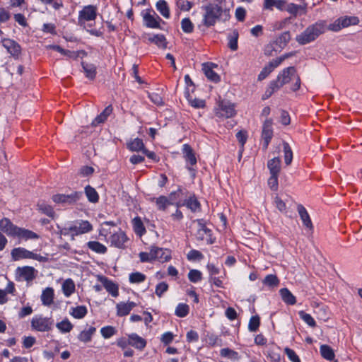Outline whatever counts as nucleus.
Instances as JSON below:
<instances>
[{
  "label": "nucleus",
  "instance_id": "obj_1",
  "mask_svg": "<svg viewBox=\"0 0 362 362\" xmlns=\"http://www.w3.org/2000/svg\"><path fill=\"white\" fill-rule=\"evenodd\" d=\"M341 26L339 18L329 25H327L326 21L319 20L308 26L303 33L296 35V40L300 45H305L315 41L320 35L325 33L327 30L334 32L339 31L342 29Z\"/></svg>",
  "mask_w": 362,
  "mask_h": 362
},
{
  "label": "nucleus",
  "instance_id": "obj_2",
  "mask_svg": "<svg viewBox=\"0 0 362 362\" xmlns=\"http://www.w3.org/2000/svg\"><path fill=\"white\" fill-rule=\"evenodd\" d=\"M54 320L51 317L41 315L34 316L31 320V327L37 332H45L52 329Z\"/></svg>",
  "mask_w": 362,
  "mask_h": 362
},
{
  "label": "nucleus",
  "instance_id": "obj_3",
  "mask_svg": "<svg viewBox=\"0 0 362 362\" xmlns=\"http://www.w3.org/2000/svg\"><path fill=\"white\" fill-rule=\"evenodd\" d=\"M11 255L12 259L14 261H18L22 259H32L42 262L45 259V258L41 255L29 251L24 247H16L13 249Z\"/></svg>",
  "mask_w": 362,
  "mask_h": 362
},
{
  "label": "nucleus",
  "instance_id": "obj_4",
  "mask_svg": "<svg viewBox=\"0 0 362 362\" xmlns=\"http://www.w3.org/2000/svg\"><path fill=\"white\" fill-rule=\"evenodd\" d=\"M204 23L207 26L213 25L221 14L222 9L218 5H209L204 7Z\"/></svg>",
  "mask_w": 362,
  "mask_h": 362
},
{
  "label": "nucleus",
  "instance_id": "obj_5",
  "mask_svg": "<svg viewBox=\"0 0 362 362\" xmlns=\"http://www.w3.org/2000/svg\"><path fill=\"white\" fill-rule=\"evenodd\" d=\"M97 16V8L93 5L86 6L79 11L78 24L83 28L86 27V22L94 21Z\"/></svg>",
  "mask_w": 362,
  "mask_h": 362
},
{
  "label": "nucleus",
  "instance_id": "obj_6",
  "mask_svg": "<svg viewBox=\"0 0 362 362\" xmlns=\"http://www.w3.org/2000/svg\"><path fill=\"white\" fill-rule=\"evenodd\" d=\"M296 75V69L293 66H289L284 69L281 73L279 74L276 80L273 81L276 83V86L280 88L284 84L288 83Z\"/></svg>",
  "mask_w": 362,
  "mask_h": 362
},
{
  "label": "nucleus",
  "instance_id": "obj_7",
  "mask_svg": "<svg viewBox=\"0 0 362 362\" xmlns=\"http://www.w3.org/2000/svg\"><path fill=\"white\" fill-rule=\"evenodd\" d=\"M72 230L71 238L74 239L75 235H78L90 232L93 230V226L88 221H78L71 226Z\"/></svg>",
  "mask_w": 362,
  "mask_h": 362
},
{
  "label": "nucleus",
  "instance_id": "obj_8",
  "mask_svg": "<svg viewBox=\"0 0 362 362\" xmlns=\"http://www.w3.org/2000/svg\"><path fill=\"white\" fill-rule=\"evenodd\" d=\"M81 196L82 193L78 192H74L70 194H57L52 197V200L55 203L71 204L77 202Z\"/></svg>",
  "mask_w": 362,
  "mask_h": 362
},
{
  "label": "nucleus",
  "instance_id": "obj_9",
  "mask_svg": "<svg viewBox=\"0 0 362 362\" xmlns=\"http://www.w3.org/2000/svg\"><path fill=\"white\" fill-rule=\"evenodd\" d=\"M196 235L199 240L205 241L207 244H212L214 243L211 230L200 220L197 221V232Z\"/></svg>",
  "mask_w": 362,
  "mask_h": 362
},
{
  "label": "nucleus",
  "instance_id": "obj_10",
  "mask_svg": "<svg viewBox=\"0 0 362 362\" xmlns=\"http://www.w3.org/2000/svg\"><path fill=\"white\" fill-rule=\"evenodd\" d=\"M109 240L112 246L117 248H124L125 243L128 240L126 234L120 229L112 233Z\"/></svg>",
  "mask_w": 362,
  "mask_h": 362
},
{
  "label": "nucleus",
  "instance_id": "obj_11",
  "mask_svg": "<svg viewBox=\"0 0 362 362\" xmlns=\"http://www.w3.org/2000/svg\"><path fill=\"white\" fill-rule=\"evenodd\" d=\"M19 227L14 225L8 218L0 220V230L8 236L16 237Z\"/></svg>",
  "mask_w": 362,
  "mask_h": 362
},
{
  "label": "nucleus",
  "instance_id": "obj_12",
  "mask_svg": "<svg viewBox=\"0 0 362 362\" xmlns=\"http://www.w3.org/2000/svg\"><path fill=\"white\" fill-rule=\"evenodd\" d=\"M273 136L272 121L266 119L263 124L262 138L264 140L263 147L267 148L269 142Z\"/></svg>",
  "mask_w": 362,
  "mask_h": 362
},
{
  "label": "nucleus",
  "instance_id": "obj_13",
  "mask_svg": "<svg viewBox=\"0 0 362 362\" xmlns=\"http://www.w3.org/2000/svg\"><path fill=\"white\" fill-rule=\"evenodd\" d=\"M144 24L146 27L151 28H160V18L155 11L147 12L143 16Z\"/></svg>",
  "mask_w": 362,
  "mask_h": 362
},
{
  "label": "nucleus",
  "instance_id": "obj_14",
  "mask_svg": "<svg viewBox=\"0 0 362 362\" xmlns=\"http://www.w3.org/2000/svg\"><path fill=\"white\" fill-rule=\"evenodd\" d=\"M153 261L158 259L160 262H167L170 259V253L169 250L163 248L152 246L150 249Z\"/></svg>",
  "mask_w": 362,
  "mask_h": 362
},
{
  "label": "nucleus",
  "instance_id": "obj_15",
  "mask_svg": "<svg viewBox=\"0 0 362 362\" xmlns=\"http://www.w3.org/2000/svg\"><path fill=\"white\" fill-rule=\"evenodd\" d=\"M4 47L9 52L13 57L18 58L21 54L20 45L13 40L4 39L2 41Z\"/></svg>",
  "mask_w": 362,
  "mask_h": 362
},
{
  "label": "nucleus",
  "instance_id": "obj_16",
  "mask_svg": "<svg viewBox=\"0 0 362 362\" xmlns=\"http://www.w3.org/2000/svg\"><path fill=\"white\" fill-rule=\"evenodd\" d=\"M283 60V58H277L270 62L269 64L267 65L258 75V80L262 81L266 78L276 67L281 64Z\"/></svg>",
  "mask_w": 362,
  "mask_h": 362
},
{
  "label": "nucleus",
  "instance_id": "obj_17",
  "mask_svg": "<svg viewBox=\"0 0 362 362\" xmlns=\"http://www.w3.org/2000/svg\"><path fill=\"white\" fill-rule=\"evenodd\" d=\"M35 269L33 267H18L17 273L23 280L30 281L35 278Z\"/></svg>",
  "mask_w": 362,
  "mask_h": 362
},
{
  "label": "nucleus",
  "instance_id": "obj_18",
  "mask_svg": "<svg viewBox=\"0 0 362 362\" xmlns=\"http://www.w3.org/2000/svg\"><path fill=\"white\" fill-rule=\"evenodd\" d=\"M136 305V304L132 301L119 303L116 305L117 315L120 317L127 315Z\"/></svg>",
  "mask_w": 362,
  "mask_h": 362
},
{
  "label": "nucleus",
  "instance_id": "obj_19",
  "mask_svg": "<svg viewBox=\"0 0 362 362\" xmlns=\"http://www.w3.org/2000/svg\"><path fill=\"white\" fill-rule=\"evenodd\" d=\"M286 4V0H264L263 8L272 11L275 7L280 11H284Z\"/></svg>",
  "mask_w": 362,
  "mask_h": 362
},
{
  "label": "nucleus",
  "instance_id": "obj_20",
  "mask_svg": "<svg viewBox=\"0 0 362 362\" xmlns=\"http://www.w3.org/2000/svg\"><path fill=\"white\" fill-rule=\"evenodd\" d=\"M215 117L219 121H224L226 118V103L224 100H219L214 107Z\"/></svg>",
  "mask_w": 362,
  "mask_h": 362
},
{
  "label": "nucleus",
  "instance_id": "obj_21",
  "mask_svg": "<svg viewBox=\"0 0 362 362\" xmlns=\"http://www.w3.org/2000/svg\"><path fill=\"white\" fill-rule=\"evenodd\" d=\"M214 66H217L214 64H203L202 70L205 76L211 81L218 82L220 80L219 76L213 70Z\"/></svg>",
  "mask_w": 362,
  "mask_h": 362
},
{
  "label": "nucleus",
  "instance_id": "obj_22",
  "mask_svg": "<svg viewBox=\"0 0 362 362\" xmlns=\"http://www.w3.org/2000/svg\"><path fill=\"white\" fill-rule=\"evenodd\" d=\"M101 282L106 289V291L112 295L113 297H117L119 295V287L118 286L114 283L112 281L109 280L106 277H103L101 279Z\"/></svg>",
  "mask_w": 362,
  "mask_h": 362
},
{
  "label": "nucleus",
  "instance_id": "obj_23",
  "mask_svg": "<svg viewBox=\"0 0 362 362\" xmlns=\"http://www.w3.org/2000/svg\"><path fill=\"white\" fill-rule=\"evenodd\" d=\"M130 346L135 347L137 349L142 350L146 346V340L139 336L137 334L132 333L129 334Z\"/></svg>",
  "mask_w": 362,
  "mask_h": 362
},
{
  "label": "nucleus",
  "instance_id": "obj_24",
  "mask_svg": "<svg viewBox=\"0 0 362 362\" xmlns=\"http://www.w3.org/2000/svg\"><path fill=\"white\" fill-rule=\"evenodd\" d=\"M54 297V289L51 287H47L42 291L40 297L42 305L45 306L51 305L53 303Z\"/></svg>",
  "mask_w": 362,
  "mask_h": 362
},
{
  "label": "nucleus",
  "instance_id": "obj_25",
  "mask_svg": "<svg viewBox=\"0 0 362 362\" xmlns=\"http://www.w3.org/2000/svg\"><path fill=\"white\" fill-rule=\"evenodd\" d=\"M112 112V107L111 105H108L105 108V110L98 115L92 122V125L96 127L103 122H105L107 117Z\"/></svg>",
  "mask_w": 362,
  "mask_h": 362
},
{
  "label": "nucleus",
  "instance_id": "obj_26",
  "mask_svg": "<svg viewBox=\"0 0 362 362\" xmlns=\"http://www.w3.org/2000/svg\"><path fill=\"white\" fill-rule=\"evenodd\" d=\"M182 151L184 154V157L187 162V164H189L190 165H194L197 163V158L195 155L192 151L191 146L188 144H184L182 147Z\"/></svg>",
  "mask_w": 362,
  "mask_h": 362
},
{
  "label": "nucleus",
  "instance_id": "obj_27",
  "mask_svg": "<svg viewBox=\"0 0 362 362\" xmlns=\"http://www.w3.org/2000/svg\"><path fill=\"white\" fill-rule=\"evenodd\" d=\"M267 168L271 175H279L281 170V159L275 157L268 160Z\"/></svg>",
  "mask_w": 362,
  "mask_h": 362
},
{
  "label": "nucleus",
  "instance_id": "obj_28",
  "mask_svg": "<svg viewBox=\"0 0 362 362\" xmlns=\"http://www.w3.org/2000/svg\"><path fill=\"white\" fill-rule=\"evenodd\" d=\"M16 237L23 239L25 240L39 238V235L37 233H34L32 230L25 229L23 228H18Z\"/></svg>",
  "mask_w": 362,
  "mask_h": 362
},
{
  "label": "nucleus",
  "instance_id": "obj_29",
  "mask_svg": "<svg viewBox=\"0 0 362 362\" xmlns=\"http://www.w3.org/2000/svg\"><path fill=\"white\" fill-rule=\"evenodd\" d=\"M62 289L66 297H69L75 292V284L71 279H66L62 284Z\"/></svg>",
  "mask_w": 362,
  "mask_h": 362
},
{
  "label": "nucleus",
  "instance_id": "obj_30",
  "mask_svg": "<svg viewBox=\"0 0 362 362\" xmlns=\"http://www.w3.org/2000/svg\"><path fill=\"white\" fill-rule=\"evenodd\" d=\"M290 14L296 16L300 11H303V14L306 13L305 6L296 4L294 3L287 4L285 6V9Z\"/></svg>",
  "mask_w": 362,
  "mask_h": 362
},
{
  "label": "nucleus",
  "instance_id": "obj_31",
  "mask_svg": "<svg viewBox=\"0 0 362 362\" xmlns=\"http://www.w3.org/2000/svg\"><path fill=\"white\" fill-rule=\"evenodd\" d=\"M156 9L165 18H169L170 16V8L168 3L165 0H159L156 3Z\"/></svg>",
  "mask_w": 362,
  "mask_h": 362
},
{
  "label": "nucleus",
  "instance_id": "obj_32",
  "mask_svg": "<svg viewBox=\"0 0 362 362\" xmlns=\"http://www.w3.org/2000/svg\"><path fill=\"white\" fill-rule=\"evenodd\" d=\"M282 300L288 305H294L296 303V297L286 288L279 291Z\"/></svg>",
  "mask_w": 362,
  "mask_h": 362
},
{
  "label": "nucleus",
  "instance_id": "obj_33",
  "mask_svg": "<svg viewBox=\"0 0 362 362\" xmlns=\"http://www.w3.org/2000/svg\"><path fill=\"white\" fill-rule=\"evenodd\" d=\"M96 331L95 327H90L88 329L83 330L78 336V339L84 343L88 342L91 340L93 335Z\"/></svg>",
  "mask_w": 362,
  "mask_h": 362
},
{
  "label": "nucleus",
  "instance_id": "obj_34",
  "mask_svg": "<svg viewBox=\"0 0 362 362\" xmlns=\"http://www.w3.org/2000/svg\"><path fill=\"white\" fill-rule=\"evenodd\" d=\"M87 246L90 250L98 254H105L107 250L106 246L98 241H89Z\"/></svg>",
  "mask_w": 362,
  "mask_h": 362
},
{
  "label": "nucleus",
  "instance_id": "obj_35",
  "mask_svg": "<svg viewBox=\"0 0 362 362\" xmlns=\"http://www.w3.org/2000/svg\"><path fill=\"white\" fill-rule=\"evenodd\" d=\"M298 211L304 226L307 228H312V222L305 208L302 205H298Z\"/></svg>",
  "mask_w": 362,
  "mask_h": 362
},
{
  "label": "nucleus",
  "instance_id": "obj_36",
  "mask_svg": "<svg viewBox=\"0 0 362 362\" xmlns=\"http://www.w3.org/2000/svg\"><path fill=\"white\" fill-rule=\"evenodd\" d=\"M148 40L149 42L156 44L159 47L165 49L167 47L166 38L162 34L150 36Z\"/></svg>",
  "mask_w": 362,
  "mask_h": 362
},
{
  "label": "nucleus",
  "instance_id": "obj_37",
  "mask_svg": "<svg viewBox=\"0 0 362 362\" xmlns=\"http://www.w3.org/2000/svg\"><path fill=\"white\" fill-rule=\"evenodd\" d=\"M133 228L135 233L139 236H142L146 233V228L139 217H135L132 220Z\"/></svg>",
  "mask_w": 362,
  "mask_h": 362
},
{
  "label": "nucleus",
  "instance_id": "obj_38",
  "mask_svg": "<svg viewBox=\"0 0 362 362\" xmlns=\"http://www.w3.org/2000/svg\"><path fill=\"white\" fill-rule=\"evenodd\" d=\"M87 308L84 305H79L71 308L70 315L76 319L83 318L87 314Z\"/></svg>",
  "mask_w": 362,
  "mask_h": 362
},
{
  "label": "nucleus",
  "instance_id": "obj_39",
  "mask_svg": "<svg viewBox=\"0 0 362 362\" xmlns=\"http://www.w3.org/2000/svg\"><path fill=\"white\" fill-rule=\"evenodd\" d=\"M127 146L129 149L132 151L143 152L144 150L145 149L143 141L139 138H136L132 140L130 142L128 143Z\"/></svg>",
  "mask_w": 362,
  "mask_h": 362
},
{
  "label": "nucleus",
  "instance_id": "obj_40",
  "mask_svg": "<svg viewBox=\"0 0 362 362\" xmlns=\"http://www.w3.org/2000/svg\"><path fill=\"white\" fill-rule=\"evenodd\" d=\"M82 67L86 74V76L88 78H89L90 80H93L95 78V75H96V67L95 65H93L92 64H87L85 62H82Z\"/></svg>",
  "mask_w": 362,
  "mask_h": 362
},
{
  "label": "nucleus",
  "instance_id": "obj_41",
  "mask_svg": "<svg viewBox=\"0 0 362 362\" xmlns=\"http://www.w3.org/2000/svg\"><path fill=\"white\" fill-rule=\"evenodd\" d=\"M320 354L322 356L328 360L332 361L334 358V353L333 349L328 345L323 344L320 346Z\"/></svg>",
  "mask_w": 362,
  "mask_h": 362
},
{
  "label": "nucleus",
  "instance_id": "obj_42",
  "mask_svg": "<svg viewBox=\"0 0 362 362\" xmlns=\"http://www.w3.org/2000/svg\"><path fill=\"white\" fill-rule=\"evenodd\" d=\"M85 193L89 202L92 203H96L98 202L99 196L96 190L88 185L85 187Z\"/></svg>",
  "mask_w": 362,
  "mask_h": 362
},
{
  "label": "nucleus",
  "instance_id": "obj_43",
  "mask_svg": "<svg viewBox=\"0 0 362 362\" xmlns=\"http://www.w3.org/2000/svg\"><path fill=\"white\" fill-rule=\"evenodd\" d=\"M185 97L187 98L189 103L195 108H202L205 106V101L204 100L192 98L189 93V90L185 92Z\"/></svg>",
  "mask_w": 362,
  "mask_h": 362
},
{
  "label": "nucleus",
  "instance_id": "obj_44",
  "mask_svg": "<svg viewBox=\"0 0 362 362\" xmlns=\"http://www.w3.org/2000/svg\"><path fill=\"white\" fill-rule=\"evenodd\" d=\"M56 327L62 333H68L73 329V325L67 318L57 322Z\"/></svg>",
  "mask_w": 362,
  "mask_h": 362
},
{
  "label": "nucleus",
  "instance_id": "obj_45",
  "mask_svg": "<svg viewBox=\"0 0 362 362\" xmlns=\"http://www.w3.org/2000/svg\"><path fill=\"white\" fill-rule=\"evenodd\" d=\"M342 28L348 27L351 25H356L358 23L359 20L355 16H344L339 18Z\"/></svg>",
  "mask_w": 362,
  "mask_h": 362
},
{
  "label": "nucleus",
  "instance_id": "obj_46",
  "mask_svg": "<svg viewBox=\"0 0 362 362\" xmlns=\"http://www.w3.org/2000/svg\"><path fill=\"white\" fill-rule=\"evenodd\" d=\"M283 148L284 153V162L287 165H288L291 163L293 160V152L289 144L286 141L283 142Z\"/></svg>",
  "mask_w": 362,
  "mask_h": 362
},
{
  "label": "nucleus",
  "instance_id": "obj_47",
  "mask_svg": "<svg viewBox=\"0 0 362 362\" xmlns=\"http://www.w3.org/2000/svg\"><path fill=\"white\" fill-rule=\"evenodd\" d=\"M291 40V35L288 31L281 33L276 40V43L280 47H284Z\"/></svg>",
  "mask_w": 362,
  "mask_h": 362
},
{
  "label": "nucleus",
  "instance_id": "obj_48",
  "mask_svg": "<svg viewBox=\"0 0 362 362\" xmlns=\"http://www.w3.org/2000/svg\"><path fill=\"white\" fill-rule=\"evenodd\" d=\"M156 204L159 210L164 211L168 206L172 204L169 199L165 196H160L156 199Z\"/></svg>",
  "mask_w": 362,
  "mask_h": 362
},
{
  "label": "nucleus",
  "instance_id": "obj_49",
  "mask_svg": "<svg viewBox=\"0 0 362 362\" xmlns=\"http://www.w3.org/2000/svg\"><path fill=\"white\" fill-rule=\"evenodd\" d=\"M235 137L240 145V152L242 153L244 144L247 139V132L245 130L241 129L236 133Z\"/></svg>",
  "mask_w": 362,
  "mask_h": 362
},
{
  "label": "nucleus",
  "instance_id": "obj_50",
  "mask_svg": "<svg viewBox=\"0 0 362 362\" xmlns=\"http://www.w3.org/2000/svg\"><path fill=\"white\" fill-rule=\"evenodd\" d=\"M189 306L185 303H179L176 307L175 313L177 317H184L189 313Z\"/></svg>",
  "mask_w": 362,
  "mask_h": 362
},
{
  "label": "nucleus",
  "instance_id": "obj_51",
  "mask_svg": "<svg viewBox=\"0 0 362 362\" xmlns=\"http://www.w3.org/2000/svg\"><path fill=\"white\" fill-rule=\"evenodd\" d=\"M181 28L184 33H191L194 30V25L189 18H185L181 21Z\"/></svg>",
  "mask_w": 362,
  "mask_h": 362
},
{
  "label": "nucleus",
  "instance_id": "obj_52",
  "mask_svg": "<svg viewBox=\"0 0 362 362\" xmlns=\"http://www.w3.org/2000/svg\"><path fill=\"white\" fill-rule=\"evenodd\" d=\"M129 279L132 284H139L146 280V276L141 272H136L130 274Z\"/></svg>",
  "mask_w": 362,
  "mask_h": 362
},
{
  "label": "nucleus",
  "instance_id": "obj_53",
  "mask_svg": "<svg viewBox=\"0 0 362 362\" xmlns=\"http://www.w3.org/2000/svg\"><path fill=\"white\" fill-rule=\"evenodd\" d=\"M38 209L43 214L49 217H54V211L53 208L45 203H40L37 204Z\"/></svg>",
  "mask_w": 362,
  "mask_h": 362
},
{
  "label": "nucleus",
  "instance_id": "obj_54",
  "mask_svg": "<svg viewBox=\"0 0 362 362\" xmlns=\"http://www.w3.org/2000/svg\"><path fill=\"white\" fill-rule=\"evenodd\" d=\"M100 333L105 339H109L117 333V330L112 326H105L101 328Z\"/></svg>",
  "mask_w": 362,
  "mask_h": 362
},
{
  "label": "nucleus",
  "instance_id": "obj_55",
  "mask_svg": "<svg viewBox=\"0 0 362 362\" xmlns=\"http://www.w3.org/2000/svg\"><path fill=\"white\" fill-rule=\"evenodd\" d=\"M298 314L300 317L310 327H315L316 326L315 320L310 314L306 313L304 311H300Z\"/></svg>",
  "mask_w": 362,
  "mask_h": 362
},
{
  "label": "nucleus",
  "instance_id": "obj_56",
  "mask_svg": "<svg viewBox=\"0 0 362 362\" xmlns=\"http://www.w3.org/2000/svg\"><path fill=\"white\" fill-rule=\"evenodd\" d=\"M259 324H260L259 317L258 315L252 316L249 321L248 329L250 332H256L259 327Z\"/></svg>",
  "mask_w": 362,
  "mask_h": 362
},
{
  "label": "nucleus",
  "instance_id": "obj_57",
  "mask_svg": "<svg viewBox=\"0 0 362 362\" xmlns=\"http://www.w3.org/2000/svg\"><path fill=\"white\" fill-rule=\"evenodd\" d=\"M263 283L271 287L277 286L279 281L276 275L269 274L264 278Z\"/></svg>",
  "mask_w": 362,
  "mask_h": 362
},
{
  "label": "nucleus",
  "instance_id": "obj_58",
  "mask_svg": "<svg viewBox=\"0 0 362 362\" xmlns=\"http://www.w3.org/2000/svg\"><path fill=\"white\" fill-rule=\"evenodd\" d=\"M279 88L278 86H276V83H274L273 81L270 82L268 88H267L265 93L264 94L262 99L265 100L269 98L270 96L272 95V94L276 92L277 90H279Z\"/></svg>",
  "mask_w": 362,
  "mask_h": 362
},
{
  "label": "nucleus",
  "instance_id": "obj_59",
  "mask_svg": "<svg viewBox=\"0 0 362 362\" xmlns=\"http://www.w3.org/2000/svg\"><path fill=\"white\" fill-rule=\"evenodd\" d=\"M202 272L197 269H192L188 273V278L191 282L197 283L202 280Z\"/></svg>",
  "mask_w": 362,
  "mask_h": 362
},
{
  "label": "nucleus",
  "instance_id": "obj_60",
  "mask_svg": "<svg viewBox=\"0 0 362 362\" xmlns=\"http://www.w3.org/2000/svg\"><path fill=\"white\" fill-rule=\"evenodd\" d=\"M238 31L236 30H234L233 32V34L230 37V41H229V43H228V46L229 47L233 50V51H235L238 49Z\"/></svg>",
  "mask_w": 362,
  "mask_h": 362
},
{
  "label": "nucleus",
  "instance_id": "obj_61",
  "mask_svg": "<svg viewBox=\"0 0 362 362\" xmlns=\"http://www.w3.org/2000/svg\"><path fill=\"white\" fill-rule=\"evenodd\" d=\"M274 203L276 207L281 212L286 213L287 207L286 203L278 196L275 197Z\"/></svg>",
  "mask_w": 362,
  "mask_h": 362
},
{
  "label": "nucleus",
  "instance_id": "obj_62",
  "mask_svg": "<svg viewBox=\"0 0 362 362\" xmlns=\"http://www.w3.org/2000/svg\"><path fill=\"white\" fill-rule=\"evenodd\" d=\"M187 206L192 211H197L199 209V202L194 197H190L186 202Z\"/></svg>",
  "mask_w": 362,
  "mask_h": 362
},
{
  "label": "nucleus",
  "instance_id": "obj_63",
  "mask_svg": "<svg viewBox=\"0 0 362 362\" xmlns=\"http://www.w3.org/2000/svg\"><path fill=\"white\" fill-rule=\"evenodd\" d=\"M48 48L55 50L62 55L67 56L69 57H72L74 56V53L72 52L70 50L64 49L59 45H49Z\"/></svg>",
  "mask_w": 362,
  "mask_h": 362
},
{
  "label": "nucleus",
  "instance_id": "obj_64",
  "mask_svg": "<svg viewBox=\"0 0 362 362\" xmlns=\"http://www.w3.org/2000/svg\"><path fill=\"white\" fill-rule=\"evenodd\" d=\"M284 351L290 361L292 362H300L299 357L293 349L287 347Z\"/></svg>",
  "mask_w": 362,
  "mask_h": 362
}]
</instances>
